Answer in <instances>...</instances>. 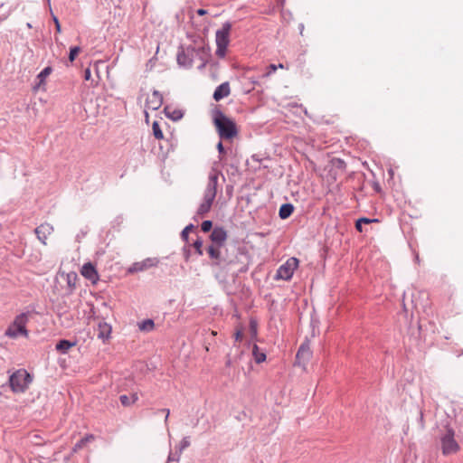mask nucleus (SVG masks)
Instances as JSON below:
<instances>
[{
    "label": "nucleus",
    "instance_id": "obj_1",
    "mask_svg": "<svg viewBox=\"0 0 463 463\" xmlns=\"http://www.w3.org/2000/svg\"><path fill=\"white\" fill-rule=\"evenodd\" d=\"M213 123L221 139L232 140L239 134L235 120L226 116L221 109L213 112Z\"/></svg>",
    "mask_w": 463,
    "mask_h": 463
},
{
    "label": "nucleus",
    "instance_id": "obj_2",
    "mask_svg": "<svg viewBox=\"0 0 463 463\" xmlns=\"http://www.w3.org/2000/svg\"><path fill=\"white\" fill-rule=\"evenodd\" d=\"M217 183L218 177L216 175H213L209 177V182L204 191L203 203L199 205L197 210L198 215L203 216L211 210L212 204L217 194Z\"/></svg>",
    "mask_w": 463,
    "mask_h": 463
},
{
    "label": "nucleus",
    "instance_id": "obj_3",
    "mask_svg": "<svg viewBox=\"0 0 463 463\" xmlns=\"http://www.w3.org/2000/svg\"><path fill=\"white\" fill-rule=\"evenodd\" d=\"M232 30V24L226 22L222 24V28L216 31L215 43L216 51L215 54L219 58H224L226 55L227 47L230 43V33Z\"/></svg>",
    "mask_w": 463,
    "mask_h": 463
},
{
    "label": "nucleus",
    "instance_id": "obj_4",
    "mask_svg": "<svg viewBox=\"0 0 463 463\" xmlns=\"http://www.w3.org/2000/svg\"><path fill=\"white\" fill-rule=\"evenodd\" d=\"M29 317L30 312H24L18 315L6 329L5 335L11 338H16L19 335L28 337L26 324L29 320Z\"/></svg>",
    "mask_w": 463,
    "mask_h": 463
},
{
    "label": "nucleus",
    "instance_id": "obj_5",
    "mask_svg": "<svg viewBox=\"0 0 463 463\" xmlns=\"http://www.w3.org/2000/svg\"><path fill=\"white\" fill-rule=\"evenodd\" d=\"M31 382L30 373L24 369L17 370L9 377L10 387L14 392H24Z\"/></svg>",
    "mask_w": 463,
    "mask_h": 463
},
{
    "label": "nucleus",
    "instance_id": "obj_6",
    "mask_svg": "<svg viewBox=\"0 0 463 463\" xmlns=\"http://www.w3.org/2000/svg\"><path fill=\"white\" fill-rule=\"evenodd\" d=\"M440 444L444 456L455 454L459 450V445L455 439V432L451 428H448L446 432L441 435Z\"/></svg>",
    "mask_w": 463,
    "mask_h": 463
},
{
    "label": "nucleus",
    "instance_id": "obj_7",
    "mask_svg": "<svg viewBox=\"0 0 463 463\" xmlns=\"http://www.w3.org/2000/svg\"><path fill=\"white\" fill-rule=\"evenodd\" d=\"M299 260L291 257L286 260L277 270L276 279L288 280L292 278L295 270L298 268Z\"/></svg>",
    "mask_w": 463,
    "mask_h": 463
},
{
    "label": "nucleus",
    "instance_id": "obj_8",
    "mask_svg": "<svg viewBox=\"0 0 463 463\" xmlns=\"http://www.w3.org/2000/svg\"><path fill=\"white\" fill-rule=\"evenodd\" d=\"M159 261L156 258H146L143 260L133 263L128 269V273L134 274L144 272L158 265Z\"/></svg>",
    "mask_w": 463,
    "mask_h": 463
},
{
    "label": "nucleus",
    "instance_id": "obj_9",
    "mask_svg": "<svg viewBox=\"0 0 463 463\" xmlns=\"http://www.w3.org/2000/svg\"><path fill=\"white\" fill-rule=\"evenodd\" d=\"M80 274L90 281L91 286H95L99 279V273L91 262H87L81 267Z\"/></svg>",
    "mask_w": 463,
    "mask_h": 463
},
{
    "label": "nucleus",
    "instance_id": "obj_10",
    "mask_svg": "<svg viewBox=\"0 0 463 463\" xmlns=\"http://www.w3.org/2000/svg\"><path fill=\"white\" fill-rule=\"evenodd\" d=\"M312 356V352L310 350L309 344L307 342H304L298 348V351L296 355L297 363L298 364H305L307 363Z\"/></svg>",
    "mask_w": 463,
    "mask_h": 463
},
{
    "label": "nucleus",
    "instance_id": "obj_11",
    "mask_svg": "<svg viewBox=\"0 0 463 463\" xmlns=\"http://www.w3.org/2000/svg\"><path fill=\"white\" fill-rule=\"evenodd\" d=\"M227 232L222 227H215L210 236L213 244L223 246L227 240Z\"/></svg>",
    "mask_w": 463,
    "mask_h": 463
},
{
    "label": "nucleus",
    "instance_id": "obj_12",
    "mask_svg": "<svg viewBox=\"0 0 463 463\" xmlns=\"http://www.w3.org/2000/svg\"><path fill=\"white\" fill-rule=\"evenodd\" d=\"M52 232L53 227L49 223H43L35 229L37 238L44 245L47 243V240Z\"/></svg>",
    "mask_w": 463,
    "mask_h": 463
},
{
    "label": "nucleus",
    "instance_id": "obj_13",
    "mask_svg": "<svg viewBox=\"0 0 463 463\" xmlns=\"http://www.w3.org/2000/svg\"><path fill=\"white\" fill-rule=\"evenodd\" d=\"M162 103H163L162 95L158 91L155 90L152 92L151 95H149L147 97L146 101V108L147 109L156 110L162 106Z\"/></svg>",
    "mask_w": 463,
    "mask_h": 463
},
{
    "label": "nucleus",
    "instance_id": "obj_14",
    "mask_svg": "<svg viewBox=\"0 0 463 463\" xmlns=\"http://www.w3.org/2000/svg\"><path fill=\"white\" fill-rule=\"evenodd\" d=\"M97 331V337L102 340L103 342H106L110 337L112 328L111 326L109 325L108 323L104 321H99L98 324Z\"/></svg>",
    "mask_w": 463,
    "mask_h": 463
},
{
    "label": "nucleus",
    "instance_id": "obj_15",
    "mask_svg": "<svg viewBox=\"0 0 463 463\" xmlns=\"http://www.w3.org/2000/svg\"><path fill=\"white\" fill-rule=\"evenodd\" d=\"M231 94V88L228 81L222 83L219 85L213 92V99L216 101H219Z\"/></svg>",
    "mask_w": 463,
    "mask_h": 463
},
{
    "label": "nucleus",
    "instance_id": "obj_16",
    "mask_svg": "<svg viewBox=\"0 0 463 463\" xmlns=\"http://www.w3.org/2000/svg\"><path fill=\"white\" fill-rule=\"evenodd\" d=\"M76 342H71L69 340H61L56 345V350L61 354H66L70 348L74 346Z\"/></svg>",
    "mask_w": 463,
    "mask_h": 463
},
{
    "label": "nucleus",
    "instance_id": "obj_17",
    "mask_svg": "<svg viewBox=\"0 0 463 463\" xmlns=\"http://www.w3.org/2000/svg\"><path fill=\"white\" fill-rule=\"evenodd\" d=\"M293 211H294V207L292 204H290V203L282 204L280 206L279 212V217L281 219H287L288 217H289L292 214Z\"/></svg>",
    "mask_w": 463,
    "mask_h": 463
},
{
    "label": "nucleus",
    "instance_id": "obj_18",
    "mask_svg": "<svg viewBox=\"0 0 463 463\" xmlns=\"http://www.w3.org/2000/svg\"><path fill=\"white\" fill-rule=\"evenodd\" d=\"M94 439L93 435H87L84 438L80 439L73 447L72 451L78 452L88 442Z\"/></svg>",
    "mask_w": 463,
    "mask_h": 463
},
{
    "label": "nucleus",
    "instance_id": "obj_19",
    "mask_svg": "<svg viewBox=\"0 0 463 463\" xmlns=\"http://www.w3.org/2000/svg\"><path fill=\"white\" fill-rule=\"evenodd\" d=\"M252 354H253L255 362L257 364H260L266 360V354L263 352H260L256 344H254L252 346Z\"/></svg>",
    "mask_w": 463,
    "mask_h": 463
},
{
    "label": "nucleus",
    "instance_id": "obj_20",
    "mask_svg": "<svg viewBox=\"0 0 463 463\" xmlns=\"http://www.w3.org/2000/svg\"><path fill=\"white\" fill-rule=\"evenodd\" d=\"M222 246L213 244L208 247V254L212 259L219 260L221 257V249Z\"/></svg>",
    "mask_w": 463,
    "mask_h": 463
},
{
    "label": "nucleus",
    "instance_id": "obj_21",
    "mask_svg": "<svg viewBox=\"0 0 463 463\" xmlns=\"http://www.w3.org/2000/svg\"><path fill=\"white\" fill-rule=\"evenodd\" d=\"M154 326H155V323L152 319H146L138 324V328L141 331H146V332L152 331L154 329Z\"/></svg>",
    "mask_w": 463,
    "mask_h": 463
},
{
    "label": "nucleus",
    "instance_id": "obj_22",
    "mask_svg": "<svg viewBox=\"0 0 463 463\" xmlns=\"http://www.w3.org/2000/svg\"><path fill=\"white\" fill-rule=\"evenodd\" d=\"M52 67L48 66L46 68H44L37 76L38 80H39V83L38 85L41 86V85H43L44 82H45V79L52 73Z\"/></svg>",
    "mask_w": 463,
    "mask_h": 463
},
{
    "label": "nucleus",
    "instance_id": "obj_23",
    "mask_svg": "<svg viewBox=\"0 0 463 463\" xmlns=\"http://www.w3.org/2000/svg\"><path fill=\"white\" fill-rule=\"evenodd\" d=\"M152 130H153V135L156 139L161 140L164 138L163 131H162L160 125L157 121L153 122Z\"/></svg>",
    "mask_w": 463,
    "mask_h": 463
},
{
    "label": "nucleus",
    "instance_id": "obj_24",
    "mask_svg": "<svg viewBox=\"0 0 463 463\" xmlns=\"http://www.w3.org/2000/svg\"><path fill=\"white\" fill-rule=\"evenodd\" d=\"M250 334L252 339H255L257 337L258 334V322L254 318L250 319V325H249Z\"/></svg>",
    "mask_w": 463,
    "mask_h": 463
},
{
    "label": "nucleus",
    "instance_id": "obj_25",
    "mask_svg": "<svg viewBox=\"0 0 463 463\" xmlns=\"http://www.w3.org/2000/svg\"><path fill=\"white\" fill-rule=\"evenodd\" d=\"M120 402L123 406H129L130 404L134 403L137 400V395L133 394L131 398H129L128 395H121L119 397Z\"/></svg>",
    "mask_w": 463,
    "mask_h": 463
},
{
    "label": "nucleus",
    "instance_id": "obj_26",
    "mask_svg": "<svg viewBox=\"0 0 463 463\" xmlns=\"http://www.w3.org/2000/svg\"><path fill=\"white\" fill-rule=\"evenodd\" d=\"M80 52V48L79 46L71 47L70 50L69 60L71 62H73L76 59L77 55Z\"/></svg>",
    "mask_w": 463,
    "mask_h": 463
},
{
    "label": "nucleus",
    "instance_id": "obj_27",
    "mask_svg": "<svg viewBox=\"0 0 463 463\" xmlns=\"http://www.w3.org/2000/svg\"><path fill=\"white\" fill-rule=\"evenodd\" d=\"M213 222L211 221H204L201 225V229L203 232H208L212 230Z\"/></svg>",
    "mask_w": 463,
    "mask_h": 463
},
{
    "label": "nucleus",
    "instance_id": "obj_28",
    "mask_svg": "<svg viewBox=\"0 0 463 463\" xmlns=\"http://www.w3.org/2000/svg\"><path fill=\"white\" fill-rule=\"evenodd\" d=\"M189 446H190V441H189L188 438H187V437H185V438H184V439H182V441L180 442V446H179V450H178V451H179L180 453H182V451H183L184 449H186L187 447H189Z\"/></svg>",
    "mask_w": 463,
    "mask_h": 463
},
{
    "label": "nucleus",
    "instance_id": "obj_29",
    "mask_svg": "<svg viewBox=\"0 0 463 463\" xmlns=\"http://www.w3.org/2000/svg\"><path fill=\"white\" fill-rule=\"evenodd\" d=\"M181 453L179 451H175V453H170L167 458V461H179Z\"/></svg>",
    "mask_w": 463,
    "mask_h": 463
},
{
    "label": "nucleus",
    "instance_id": "obj_30",
    "mask_svg": "<svg viewBox=\"0 0 463 463\" xmlns=\"http://www.w3.org/2000/svg\"><path fill=\"white\" fill-rule=\"evenodd\" d=\"M194 249L196 250V251L202 255L203 254V250H202V247H203V241L202 240H196L194 242Z\"/></svg>",
    "mask_w": 463,
    "mask_h": 463
},
{
    "label": "nucleus",
    "instance_id": "obj_31",
    "mask_svg": "<svg viewBox=\"0 0 463 463\" xmlns=\"http://www.w3.org/2000/svg\"><path fill=\"white\" fill-rule=\"evenodd\" d=\"M357 221L359 222H361L362 224H369V223H372V222H378L377 219H369V218H365V217L360 218Z\"/></svg>",
    "mask_w": 463,
    "mask_h": 463
},
{
    "label": "nucleus",
    "instance_id": "obj_32",
    "mask_svg": "<svg viewBox=\"0 0 463 463\" xmlns=\"http://www.w3.org/2000/svg\"><path fill=\"white\" fill-rule=\"evenodd\" d=\"M72 279L73 280L77 279V274L74 272L68 274V282L71 287H75V284H71Z\"/></svg>",
    "mask_w": 463,
    "mask_h": 463
},
{
    "label": "nucleus",
    "instance_id": "obj_33",
    "mask_svg": "<svg viewBox=\"0 0 463 463\" xmlns=\"http://www.w3.org/2000/svg\"><path fill=\"white\" fill-rule=\"evenodd\" d=\"M278 67L275 64H270L269 66V71L266 72L265 77L270 76L273 72L277 71Z\"/></svg>",
    "mask_w": 463,
    "mask_h": 463
},
{
    "label": "nucleus",
    "instance_id": "obj_34",
    "mask_svg": "<svg viewBox=\"0 0 463 463\" xmlns=\"http://www.w3.org/2000/svg\"><path fill=\"white\" fill-rule=\"evenodd\" d=\"M234 337H235L236 341H241V339H242V329L241 328L236 330V332L234 334Z\"/></svg>",
    "mask_w": 463,
    "mask_h": 463
},
{
    "label": "nucleus",
    "instance_id": "obj_35",
    "mask_svg": "<svg viewBox=\"0 0 463 463\" xmlns=\"http://www.w3.org/2000/svg\"><path fill=\"white\" fill-rule=\"evenodd\" d=\"M53 21H54V24H55V27H56V32L57 33H61V24H60V22L58 20V18L56 16L53 15Z\"/></svg>",
    "mask_w": 463,
    "mask_h": 463
},
{
    "label": "nucleus",
    "instance_id": "obj_36",
    "mask_svg": "<svg viewBox=\"0 0 463 463\" xmlns=\"http://www.w3.org/2000/svg\"><path fill=\"white\" fill-rule=\"evenodd\" d=\"M90 78H91V72H90V68H87V69L85 70V71H84V79H85L86 80H90Z\"/></svg>",
    "mask_w": 463,
    "mask_h": 463
},
{
    "label": "nucleus",
    "instance_id": "obj_37",
    "mask_svg": "<svg viewBox=\"0 0 463 463\" xmlns=\"http://www.w3.org/2000/svg\"><path fill=\"white\" fill-rule=\"evenodd\" d=\"M158 412H165V422L166 423L167 420H168L170 411L168 409H161V410L158 411Z\"/></svg>",
    "mask_w": 463,
    "mask_h": 463
},
{
    "label": "nucleus",
    "instance_id": "obj_38",
    "mask_svg": "<svg viewBox=\"0 0 463 463\" xmlns=\"http://www.w3.org/2000/svg\"><path fill=\"white\" fill-rule=\"evenodd\" d=\"M207 13H208L207 10L203 9V8L196 10V14L201 16L205 15Z\"/></svg>",
    "mask_w": 463,
    "mask_h": 463
},
{
    "label": "nucleus",
    "instance_id": "obj_39",
    "mask_svg": "<svg viewBox=\"0 0 463 463\" xmlns=\"http://www.w3.org/2000/svg\"><path fill=\"white\" fill-rule=\"evenodd\" d=\"M217 149H218V151H219L221 154H222V153H224V152H225V151H224L223 145H222V142H219V143L217 144Z\"/></svg>",
    "mask_w": 463,
    "mask_h": 463
},
{
    "label": "nucleus",
    "instance_id": "obj_40",
    "mask_svg": "<svg viewBox=\"0 0 463 463\" xmlns=\"http://www.w3.org/2000/svg\"><path fill=\"white\" fill-rule=\"evenodd\" d=\"M362 225H363V224H362L361 222H359L358 221H356L355 228H356V230H357L359 232H363V231H364V230H363Z\"/></svg>",
    "mask_w": 463,
    "mask_h": 463
},
{
    "label": "nucleus",
    "instance_id": "obj_41",
    "mask_svg": "<svg viewBox=\"0 0 463 463\" xmlns=\"http://www.w3.org/2000/svg\"><path fill=\"white\" fill-rule=\"evenodd\" d=\"M189 227H186L183 232H182V236L184 238V239H187V233H188V231H189Z\"/></svg>",
    "mask_w": 463,
    "mask_h": 463
},
{
    "label": "nucleus",
    "instance_id": "obj_42",
    "mask_svg": "<svg viewBox=\"0 0 463 463\" xmlns=\"http://www.w3.org/2000/svg\"><path fill=\"white\" fill-rule=\"evenodd\" d=\"M184 55H183V54H179V55H178L177 61H178V62H179L180 64L184 62V61H184Z\"/></svg>",
    "mask_w": 463,
    "mask_h": 463
},
{
    "label": "nucleus",
    "instance_id": "obj_43",
    "mask_svg": "<svg viewBox=\"0 0 463 463\" xmlns=\"http://www.w3.org/2000/svg\"><path fill=\"white\" fill-rule=\"evenodd\" d=\"M406 298H407V293H406V291H404L402 294V300L404 301Z\"/></svg>",
    "mask_w": 463,
    "mask_h": 463
},
{
    "label": "nucleus",
    "instance_id": "obj_44",
    "mask_svg": "<svg viewBox=\"0 0 463 463\" xmlns=\"http://www.w3.org/2000/svg\"><path fill=\"white\" fill-rule=\"evenodd\" d=\"M279 69H283L284 68V65L282 63H279L278 66H277Z\"/></svg>",
    "mask_w": 463,
    "mask_h": 463
}]
</instances>
